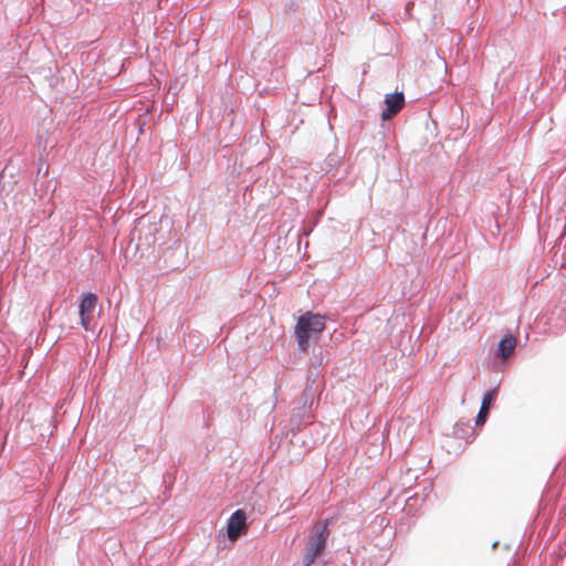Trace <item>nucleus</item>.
I'll use <instances>...</instances> for the list:
<instances>
[{
  "mask_svg": "<svg viewBox=\"0 0 566 566\" xmlns=\"http://www.w3.org/2000/svg\"><path fill=\"white\" fill-rule=\"evenodd\" d=\"M326 321L323 315L306 312L301 315L295 325L297 345L302 352H307L311 338H317L325 329Z\"/></svg>",
  "mask_w": 566,
  "mask_h": 566,
  "instance_id": "f257e3e1",
  "label": "nucleus"
},
{
  "mask_svg": "<svg viewBox=\"0 0 566 566\" xmlns=\"http://www.w3.org/2000/svg\"><path fill=\"white\" fill-rule=\"evenodd\" d=\"M328 524L329 520H325L313 525L304 555V566H311L324 553L329 536Z\"/></svg>",
  "mask_w": 566,
  "mask_h": 566,
  "instance_id": "f03ea898",
  "label": "nucleus"
},
{
  "mask_svg": "<svg viewBox=\"0 0 566 566\" xmlns=\"http://www.w3.org/2000/svg\"><path fill=\"white\" fill-rule=\"evenodd\" d=\"M97 304V296L93 293H87L83 296L80 304L81 325L85 331H91V322L94 317L95 307Z\"/></svg>",
  "mask_w": 566,
  "mask_h": 566,
  "instance_id": "7ed1b4c3",
  "label": "nucleus"
},
{
  "mask_svg": "<svg viewBox=\"0 0 566 566\" xmlns=\"http://www.w3.org/2000/svg\"><path fill=\"white\" fill-rule=\"evenodd\" d=\"M247 532V516L242 510H237L229 518L227 534L230 541H235Z\"/></svg>",
  "mask_w": 566,
  "mask_h": 566,
  "instance_id": "20e7f679",
  "label": "nucleus"
},
{
  "mask_svg": "<svg viewBox=\"0 0 566 566\" xmlns=\"http://www.w3.org/2000/svg\"><path fill=\"white\" fill-rule=\"evenodd\" d=\"M386 108L381 113V118L388 120L396 116L405 106V95L402 92L388 94L385 97Z\"/></svg>",
  "mask_w": 566,
  "mask_h": 566,
  "instance_id": "39448f33",
  "label": "nucleus"
},
{
  "mask_svg": "<svg viewBox=\"0 0 566 566\" xmlns=\"http://www.w3.org/2000/svg\"><path fill=\"white\" fill-rule=\"evenodd\" d=\"M495 397H496V390L495 389H490V390H488L484 394L480 411H479L478 417L475 419V423L478 426L484 424V422H485V420H486V418L489 416L491 405L495 400Z\"/></svg>",
  "mask_w": 566,
  "mask_h": 566,
  "instance_id": "423d86ee",
  "label": "nucleus"
},
{
  "mask_svg": "<svg viewBox=\"0 0 566 566\" xmlns=\"http://www.w3.org/2000/svg\"><path fill=\"white\" fill-rule=\"evenodd\" d=\"M516 347V338L513 335L505 336L499 344V353L503 359L510 357Z\"/></svg>",
  "mask_w": 566,
  "mask_h": 566,
  "instance_id": "0eeeda50",
  "label": "nucleus"
}]
</instances>
